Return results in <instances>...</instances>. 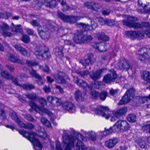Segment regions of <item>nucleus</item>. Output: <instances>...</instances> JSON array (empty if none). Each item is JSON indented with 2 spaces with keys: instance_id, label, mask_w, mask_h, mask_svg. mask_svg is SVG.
Masks as SVG:
<instances>
[{
  "instance_id": "obj_24",
  "label": "nucleus",
  "mask_w": 150,
  "mask_h": 150,
  "mask_svg": "<svg viewBox=\"0 0 150 150\" xmlns=\"http://www.w3.org/2000/svg\"><path fill=\"white\" fill-rule=\"evenodd\" d=\"M103 71V69H101L95 73L92 72L90 74V76L94 81L98 80L100 78Z\"/></svg>"
},
{
  "instance_id": "obj_9",
  "label": "nucleus",
  "mask_w": 150,
  "mask_h": 150,
  "mask_svg": "<svg viewBox=\"0 0 150 150\" xmlns=\"http://www.w3.org/2000/svg\"><path fill=\"white\" fill-rule=\"evenodd\" d=\"M57 14L59 17L64 21L69 22L70 23H74L76 21L80 20L81 17L77 16H67L59 11L58 12Z\"/></svg>"
},
{
  "instance_id": "obj_42",
  "label": "nucleus",
  "mask_w": 150,
  "mask_h": 150,
  "mask_svg": "<svg viewBox=\"0 0 150 150\" xmlns=\"http://www.w3.org/2000/svg\"><path fill=\"white\" fill-rule=\"evenodd\" d=\"M11 14L9 12H6L4 13H0V18H4L6 19L11 17Z\"/></svg>"
},
{
  "instance_id": "obj_49",
  "label": "nucleus",
  "mask_w": 150,
  "mask_h": 150,
  "mask_svg": "<svg viewBox=\"0 0 150 150\" xmlns=\"http://www.w3.org/2000/svg\"><path fill=\"white\" fill-rule=\"evenodd\" d=\"M21 40L24 42L27 43L29 42L30 38L27 35H24L22 36Z\"/></svg>"
},
{
  "instance_id": "obj_12",
  "label": "nucleus",
  "mask_w": 150,
  "mask_h": 150,
  "mask_svg": "<svg viewBox=\"0 0 150 150\" xmlns=\"http://www.w3.org/2000/svg\"><path fill=\"white\" fill-rule=\"evenodd\" d=\"M10 28L6 24L2 23L0 24V33L4 37H11L13 35L11 33Z\"/></svg>"
},
{
  "instance_id": "obj_64",
  "label": "nucleus",
  "mask_w": 150,
  "mask_h": 150,
  "mask_svg": "<svg viewBox=\"0 0 150 150\" xmlns=\"http://www.w3.org/2000/svg\"><path fill=\"white\" fill-rule=\"evenodd\" d=\"M136 142L139 145V146L142 148H145V142H142V141H141L140 142H138L137 141H136Z\"/></svg>"
},
{
  "instance_id": "obj_38",
  "label": "nucleus",
  "mask_w": 150,
  "mask_h": 150,
  "mask_svg": "<svg viewBox=\"0 0 150 150\" xmlns=\"http://www.w3.org/2000/svg\"><path fill=\"white\" fill-rule=\"evenodd\" d=\"M136 34V31H127L125 32V35L131 38H135Z\"/></svg>"
},
{
  "instance_id": "obj_23",
  "label": "nucleus",
  "mask_w": 150,
  "mask_h": 150,
  "mask_svg": "<svg viewBox=\"0 0 150 150\" xmlns=\"http://www.w3.org/2000/svg\"><path fill=\"white\" fill-rule=\"evenodd\" d=\"M118 141V139H113L108 140L105 142V146L108 148H112L116 144Z\"/></svg>"
},
{
  "instance_id": "obj_30",
  "label": "nucleus",
  "mask_w": 150,
  "mask_h": 150,
  "mask_svg": "<svg viewBox=\"0 0 150 150\" xmlns=\"http://www.w3.org/2000/svg\"><path fill=\"white\" fill-rule=\"evenodd\" d=\"M63 47L62 46L57 47L55 49L56 55L59 58H61L63 57Z\"/></svg>"
},
{
  "instance_id": "obj_53",
  "label": "nucleus",
  "mask_w": 150,
  "mask_h": 150,
  "mask_svg": "<svg viewBox=\"0 0 150 150\" xmlns=\"http://www.w3.org/2000/svg\"><path fill=\"white\" fill-rule=\"evenodd\" d=\"M39 100L41 104L43 106H44L47 104L46 101L44 98H39Z\"/></svg>"
},
{
  "instance_id": "obj_11",
  "label": "nucleus",
  "mask_w": 150,
  "mask_h": 150,
  "mask_svg": "<svg viewBox=\"0 0 150 150\" xmlns=\"http://www.w3.org/2000/svg\"><path fill=\"white\" fill-rule=\"evenodd\" d=\"M56 81L60 84H65L66 83L65 79H69L67 75L61 71L58 72L56 74L53 75Z\"/></svg>"
},
{
  "instance_id": "obj_57",
  "label": "nucleus",
  "mask_w": 150,
  "mask_h": 150,
  "mask_svg": "<svg viewBox=\"0 0 150 150\" xmlns=\"http://www.w3.org/2000/svg\"><path fill=\"white\" fill-rule=\"evenodd\" d=\"M102 84V83L101 82L95 81L94 84V87L96 88L99 89L100 88Z\"/></svg>"
},
{
  "instance_id": "obj_55",
  "label": "nucleus",
  "mask_w": 150,
  "mask_h": 150,
  "mask_svg": "<svg viewBox=\"0 0 150 150\" xmlns=\"http://www.w3.org/2000/svg\"><path fill=\"white\" fill-rule=\"evenodd\" d=\"M77 73L79 74L81 76H84L88 74L89 72L88 71H76Z\"/></svg>"
},
{
  "instance_id": "obj_60",
  "label": "nucleus",
  "mask_w": 150,
  "mask_h": 150,
  "mask_svg": "<svg viewBox=\"0 0 150 150\" xmlns=\"http://www.w3.org/2000/svg\"><path fill=\"white\" fill-rule=\"evenodd\" d=\"M91 28L92 30L95 29L97 27V25L96 23H95L94 21L92 20H91Z\"/></svg>"
},
{
  "instance_id": "obj_39",
  "label": "nucleus",
  "mask_w": 150,
  "mask_h": 150,
  "mask_svg": "<svg viewBox=\"0 0 150 150\" xmlns=\"http://www.w3.org/2000/svg\"><path fill=\"white\" fill-rule=\"evenodd\" d=\"M78 25H79L80 27H82V28L84 31H88L89 30H92L91 26L88 25H86L82 23H79Z\"/></svg>"
},
{
  "instance_id": "obj_18",
  "label": "nucleus",
  "mask_w": 150,
  "mask_h": 150,
  "mask_svg": "<svg viewBox=\"0 0 150 150\" xmlns=\"http://www.w3.org/2000/svg\"><path fill=\"white\" fill-rule=\"evenodd\" d=\"M63 108L70 113H74L76 111L75 106L70 102H67L64 103L63 105Z\"/></svg>"
},
{
  "instance_id": "obj_17",
  "label": "nucleus",
  "mask_w": 150,
  "mask_h": 150,
  "mask_svg": "<svg viewBox=\"0 0 150 150\" xmlns=\"http://www.w3.org/2000/svg\"><path fill=\"white\" fill-rule=\"evenodd\" d=\"M13 82L16 85L22 87L24 89L26 90H31L35 88V86L31 84H19L18 83L17 79L14 78L12 79Z\"/></svg>"
},
{
  "instance_id": "obj_5",
  "label": "nucleus",
  "mask_w": 150,
  "mask_h": 150,
  "mask_svg": "<svg viewBox=\"0 0 150 150\" xmlns=\"http://www.w3.org/2000/svg\"><path fill=\"white\" fill-rule=\"evenodd\" d=\"M30 24L33 26L38 27V33L42 39L44 40L49 38V35H47L45 31L48 30V28L46 27H43V30L41 29L39 21L37 20H33L30 22Z\"/></svg>"
},
{
  "instance_id": "obj_4",
  "label": "nucleus",
  "mask_w": 150,
  "mask_h": 150,
  "mask_svg": "<svg viewBox=\"0 0 150 150\" xmlns=\"http://www.w3.org/2000/svg\"><path fill=\"white\" fill-rule=\"evenodd\" d=\"M127 111V109L126 107H123L116 111H113L111 114L109 115L104 113V117H105L106 119H108L109 118H110L111 121L114 122L116 118L125 114Z\"/></svg>"
},
{
  "instance_id": "obj_14",
  "label": "nucleus",
  "mask_w": 150,
  "mask_h": 150,
  "mask_svg": "<svg viewBox=\"0 0 150 150\" xmlns=\"http://www.w3.org/2000/svg\"><path fill=\"white\" fill-rule=\"evenodd\" d=\"M95 61V59L93 54L89 53L85 56V59L80 61L81 63L83 66L86 67L87 65L91 64Z\"/></svg>"
},
{
  "instance_id": "obj_32",
  "label": "nucleus",
  "mask_w": 150,
  "mask_h": 150,
  "mask_svg": "<svg viewBox=\"0 0 150 150\" xmlns=\"http://www.w3.org/2000/svg\"><path fill=\"white\" fill-rule=\"evenodd\" d=\"M1 76L3 78H5L6 79H11L12 80L14 78H12V75L10 74L8 72L6 71H2L1 72Z\"/></svg>"
},
{
  "instance_id": "obj_52",
  "label": "nucleus",
  "mask_w": 150,
  "mask_h": 150,
  "mask_svg": "<svg viewBox=\"0 0 150 150\" xmlns=\"http://www.w3.org/2000/svg\"><path fill=\"white\" fill-rule=\"evenodd\" d=\"M140 103H143L148 100L147 96L142 97L139 98Z\"/></svg>"
},
{
  "instance_id": "obj_56",
  "label": "nucleus",
  "mask_w": 150,
  "mask_h": 150,
  "mask_svg": "<svg viewBox=\"0 0 150 150\" xmlns=\"http://www.w3.org/2000/svg\"><path fill=\"white\" fill-rule=\"evenodd\" d=\"M117 68L120 69H125L124 66V61L123 62H119L117 64Z\"/></svg>"
},
{
  "instance_id": "obj_15",
  "label": "nucleus",
  "mask_w": 150,
  "mask_h": 150,
  "mask_svg": "<svg viewBox=\"0 0 150 150\" xmlns=\"http://www.w3.org/2000/svg\"><path fill=\"white\" fill-rule=\"evenodd\" d=\"M84 5L88 8L98 12L100 11L102 9V6L100 4L94 2H86Z\"/></svg>"
},
{
  "instance_id": "obj_62",
  "label": "nucleus",
  "mask_w": 150,
  "mask_h": 150,
  "mask_svg": "<svg viewBox=\"0 0 150 150\" xmlns=\"http://www.w3.org/2000/svg\"><path fill=\"white\" fill-rule=\"evenodd\" d=\"M55 98V97H54L52 96H48L47 97V100L49 103L53 104L54 102L53 100Z\"/></svg>"
},
{
  "instance_id": "obj_35",
  "label": "nucleus",
  "mask_w": 150,
  "mask_h": 150,
  "mask_svg": "<svg viewBox=\"0 0 150 150\" xmlns=\"http://www.w3.org/2000/svg\"><path fill=\"white\" fill-rule=\"evenodd\" d=\"M75 96L76 100L78 101H83L84 99L81 95L80 91L78 90L75 93Z\"/></svg>"
},
{
  "instance_id": "obj_36",
  "label": "nucleus",
  "mask_w": 150,
  "mask_h": 150,
  "mask_svg": "<svg viewBox=\"0 0 150 150\" xmlns=\"http://www.w3.org/2000/svg\"><path fill=\"white\" fill-rule=\"evenodd\" d=\"M143 78L144 80L150 83V72L144 71L143 72Z\"/></svg>"
},
{
  "instance_id": "obj_16",
  "label": "nucleus",
  "mask_w": 150,
  "mask_h": 150,
  "mask_svg": "<svg viewBox=\"0 0 150 150\" xmlns=\"http://www.w3.org/2000/svg\"><path fill=\"white\" fill-rule=\"evenodd\" d=\"M111 74H108L104 77V81L106 83H108L113 81L116 78L117 75L113 69L110 70Z\"/></svg>"
},
{
  "instance_id": "obj_41",
  "label": "nucleus",
  "mask_w": 150,
  "mask_h": 150,
  "mask_svg": "<svg viewBox=\"0 0 150 150\" xmlns=\"http://www.w3.org/2000/svg\"><path fill=\"white\" fill-rule=\"evenodd\" d=\"M127 119L128 121L130 122H134L136 121V117L133 114L129 115L127 117Z\"/></svg>"
},
{
  "instance_id": "obj_3",
  "label": "nucleus",
  "mask_w": 150,
  "mask_h": 150,
  "mask_svg": "<svg viewBox=\"0 0 150 150\" xmlns=\"http://www.w3.org/2000/svg\"><path fill=\"white\" fill-rule=\"evenodd\" d=\"M34 54L38 59H40L49 58L51 56L49 49L46 47H37L35 48Z\"/></svg>"
},
{
  "instance_id": "obj_45",
  "label": "nucleus",
  "mask_w": 150,
  "mask_h": 150,
  "mask_svg": "<svg viewBox=\"0 0 150 150\" xmlns=\"http://www.w3.org/2000/svg\"><path fill=\"white\" fill-rule=\"evenodd\" d=\"M114 21L113 20H108L105 19L104 20V24H106L110 26H111L114 25Z\"/></svg>"
},
{
  "instance_id": "obj_46",
  "label": "nucleus",
  "mask_w": 150,
  "mask_h": 150,
  "mask_svg": "<svg viewBox=\"0 0 150 150\" xmlns=\"http://www.w3.org/2000/svg\"><path fill=\"white\" fill-rule=\"evenodd\" d=\"M29 72L30 74L35 78L40 77L39 75L37 74L36 71L34 69H33L31 70Z\"/></svg>"
},
{
  "instance_id": "obj_19",
  "label": "nucleus",
  "mask_w": 150,
  "mask_h": 150,
  "mask_svg": "<svg viewBox=\"0 0 150 150\" xmlns=\"http://www.w3.org/2000/svg\"><path fill=\"white\" fill-rule=\"evenodd\" d=\"M97 37L98 40L101 41L102 42H100L95 43L92 45L96 50H98L102 52V50H100V47L102 46V45H101L100 44L102 42L103 40V35L102 33H99L97 35Z\"/></svg>"
},
{
  "instance_id": "obj_61",
  "label": "nucleus",
  "mask_w": 150,
  "mask_h": 150,
  "mask_svg": "<svg viewBox=\"0 0 150 150\" xmlns=\"http://www.w3.org/2000/svg\"><path fill=\"white\" fill-rule=\"evenodd\" d=\"M24 118L29 121H33L34 119L30 115L27 114L24 115Z\"/></svg>"
},
{
  "instance_id": "obj_54",
  "label": "nucleus",
  "mask_w": 150,
  "mask_h": 150,
  "mask_svg": "<svg viewBox=\"0 0 150 150\" xmlns=\"http://www.w3.org/2000/svg\"><path fill=\"white\" fill-rule=\"evenodd\" d=\"M112 130L111 128L107 129L105 128V131H104V136H106L112 133Z\"/></svg>"
},
{
  "instance_id": "obj_51",
  "label": "nucleus",
  "mask_w": 150,
  "mask_h": 150,
  "mask_svg": "<svg viewBox=\"0 0 150 150\" xmlns=\"http://www.w3.org/2000/svg\"><path fill=\"white\" fill-rule=\"evenodd\" d=\"M38 66L39 69L42 70L44 72H46L47 73L49 72V69L47 65H45L44 67H43L40 65H39Z\"/></svg>"
},
{
  "instance_id": "obj_7",
  "label": "nucleus",
  "mask_w": 150,
  "mask_h": 150,
  "mask_svg": "<svg viewBox=\"0 0 150 150\" xmlns=\"http://www.w3.org/2000/svg\"><path fill=\"white\" fill-rule=\"evenodd\" d=\"M140 53L137 55V59L141 62H145L150 59V49L143 47L139 51Z\"/></svg>"
},
{
  "instance_id": "obj_63",
  "label": "nucleus",
  "mask_w": 150,
  "mask_h": 150,
  "mask_svg": "<svg viewBox=\"0 0 150 150\" xmlns=\"http://www.w3.org/2000/svg\"><path fill=\"white\" fill-rule=\"evenodd\" d=\"M39 77H40L38 78H36L38 79V80L37 81V83L39 85H42L43 84V82L42 80V78L40 75Z\"/></svg>"
},
{
  "instance_id": "obj_47",
  "label": "nucleus",
  "mask_w": 150,
  "mask_h": 150,
  "mask_svg": "<svg viewBox=\"0 0 150 150\" xmlns=\"http://www.w3.org/2000/svg\"><path fill=\"white\" fill-rule=\"evenodd\" d=\"M124 64L125 69H126L127 70L130 69L131 70H132L131 65L128 61H124Z\"/></svg>"
},
{
  "instance_id": "obj_26",
  "label": "nucleus",
  "mask_w": 150,
  "mask_h": 150,
  "mask_svg": "<svg viewBox=\"0 0 150 150\" xmlns=\"http://www.w3.org/2000/svg\"><path fill=\"white\" fill-rule=\"evenodd\" d=\"M11 25V28L12 31L15 32L20 33L21 34L23 33V30L20 28L21 26L20 25H14L13 23H12Z\"/></svg>"
},
{
  "instance_id": "obj_8",
  "label": "nucleus",
  "mask_w": 150,
  "mask_h": 150,
  "mask_svg": "<svg viewBox=\"0 0 150 150\" xmlns=\"http://www.w3.org/2000/svg\"><path fill=\"white\" fill-rule=\"evenodd\" d=\"M134 89L133 88H130L128 90L123 97L122 99L118 103V105H121L129 102L134 97Z\"/></svg>"
},
{
  "instance_id": "obj_2",
  "label": "nucleus",
  "mask_w": 150,
  "mask_h": 150,
  "mask_svg": "<svg viewBox=\"0 0 150 150\" xmlns=\"http://www.w3.org/2000/svg\"><path fill=\"white\" fill-rule=\"evenodd\" d=\"M92 39L91 35H85L81 30H77L74 33L73 38L74 41L77 44L86 43L90 41Z\"/></svg>"
},
{
  "instance_id": "obj_58",
  "label": "nucleus",
  "mask_w": 150,
  "mask_h": 150,
  "mask_svg": "<svg viewBox=\"0 0 150 150\" xmlns=\"http://www.w3.org/2000/svg\"><path fill=\"white\" fill-rule=\"evenodd\" d=\"M142 28L144 27L147 28H150V23L147 22H143L142 23Z\"/></svg>"
},
{
  "instance_id": "obj_20",
  "label": "nucleus",
  "mask_w": 150,
  "mask_h": 150,
  "mask_svg": "<svg viewBox=\"0 0 150 150\" xmlns=\"http://www.w3.org/2000/svg\"><path fill=\"white\" fill-rule=\"evenodd\" d=\"M74 80L75 81L76 83L80 87H83L84 88H87L91 90V88L88 86L87 83L82 80L78 79L77 77H74Z\"/></svg>"
},
{
  "instance_id": "obj_33",
  "label": "nucleus",
  "mask_w": 150,
  "mask_h": 150,
  "mask_svg": "<svg viewBox=\"0 0 150 150\" xmlns=\"http://www.w3.org/2000/svg\"><path fill=\"white\" fill-rule=\"evenodd\" d=\"M20 127H23L28 129H32L34 127V126L31 123L25 124L23 122H20V123L18 125Z\"/></svg>"
},
{
  "instance_id": "obj_40",
  "label": "nucleus",
  "mask_w": 150,
  "mask_h": 150,
  "mask_svg": "<svg viewBox=\"0 0 150 150\" xmlns=\"http://www.w3.org/2000/svg\"><path fill=\"white\" fill-rule=\"evenodd\" d=\"M41 121L43 124L45 126L49 127H51V126L50 122L45 118L42 117L41 119Z\"/></svg>"
},
{
  "instance_id": "obj_28",
  "label": "nucleus",
  "mask_w": 150,
  "mask_h": 150,
  "mask_svg": "<svg viewBox=\"0 0 150 150\" xmlns=\"http://www.w3.org/2000/svg\"><path fill=\"white\" fill-rule=\"evenodd\" d=\"M45 5L49 7H54L57 5L56 0H45Z\"/></svg>"
},
{
  "instance_id": "obj_29",
  "label": "nucleus",
  "mask_w": 150,
  "mask_h": 150,
  "mask_svg": "<svg viewBox=\"0 0 150 150\" xmlns=\"http://www.w3.org/2000/svg\"><path fill=\"white\" fill-rule=\"evenodd\" d=\"M86 136L89 139L94 141L96 139V135L95 132L93 131L86 132Z\"/></svg>"
},
{
  "instance_id": "obj_48",
  "label": "nucleus",
  "mask_w": 150,
  "mask_h": 150,
  "mask_svg": "<svg viewBox=\"0 0 150 150\" xmlns=\"http://www.w3.org/2000/svg\"><path fill=\"white\" fill-rule=\"evenodd\" d=\"M53 101L54 102L53 105L54 106H58L60 105L61 103V99L56 97L55 98Z\"/></svg>"
},
{
  "instance_id": "obj_44",
  "label": "nucleus",
  "mask_w": 150,
  "mask_h": 150,
  "mask_svg": "<svg viewBox=\"0 0 150 150\" xmlns=\"http://www.w3.org/2000/svg\"><path fill=\"white\" fill-rule=\"evenodd\" d=\"M26 64L30 67H33L38 65V63L35 61L27 60L26 61Z\"/></svg>"
},
{
  "instance_id": "obj_31",
  "label": "nucleus",
  "mask_w": 150,
  "mask_h": 150,
  "mask_svg": "<svg viewBox=\"0 0 150 150\" xmlns=\"http://www.w3.org/2000/svg\"><path fill=\"white\" fill-rule=\"evenodd\" d=\"M10 115L12 119L18 125L20 123V122L22 121L18 117L17 115L16 112L13 111H10Z\"/></svg>"
},
{
  "instance_id": "obj_27",
  "label": "nucleus",
  "mask_w": 150,
  "mask_h": 150,
  "mask_svg": "<svg viewBox=\"0 0 150 150\" xmlns=\"http://www.w3.org/2000/svg\"><path fill=\"white\" fill-rule=\"evenodd\" d=\"M93 110L94 112L96 115L103 117V106L98 105L96 108L93 109Z\"/></svg>"
},
{
  "instance_id": "obj_10",
  "label": "nucleus",
  "mask_w": 150,
  "mask_h": 150,
  "mask_svg": "<svg viewBox=\"0 0 150 150\" xmlns=\"http://www.w3.org/2000/svg\"><path fill=\"white\" fill-rule=\"evenodd\" d=\"M29 105L31 108L29 109V111L30 112L32 111V109H33L41 115H42L44 112H45L49 115H50L51 114L48 110L43 107H40L33 102L30 101Z\"/></svg>"
},
{
  "instance_id": "obj_22",
  "label": "nucleus",
  "mask_w": 150,
  "mask_h": 150,
  "mask_svg": "<svg viewBox=\"0 0 150 150\" xmlns=\"http://www.w3.org/2000/svg\"><path fill=\"white\" fill-rule=\"evenodd\" d=\"M57 1L60 3L62 7V10L63 11H66L69 9H74L76 8L75 6L69 7L66 4V2L63 0H57Z\"/></svg>"
},
{
  "instance_id": "obj_34",
  "label": "nucleus",
  "mask_w": 150,
  "mask_h": 150,
  "mask_svg": "<svg viewBox=\"0 0 150 150\" xmlns=\"http://www.w3.org/2000/svg\"><path fill=\"white\" fill-rule=\"evenodd\" d=\"M38 136L43 139H45L47 137L46 132L43 128H41L38 132Z\"/></svg>"
},
{
  "instance_id": "obj_13",
  "label": "nucleus",
  "mask_w": 150,
  "mask_h": 150,
  "mask_svg": "<svg viewBox=\"0 0 150 150\" xmlns=\"http://www.w3.org/2000/svg\"><path fill=\"white\" fill-rule=\"evenodd\" d=\"M115 126L122 132H126L130 128L129 124L125 120H119L117 121L115 124Z\"/></svg>"
},
{
  "instance_id": "obj_59",
  "label": "nucleus",
  "mask_w": 150,
  "mask_h": 150,
  "mask_svg": "<svg viewBox=\"0 0 150 150\" xmlns=\"http://www.w3.org/2000/svg\"><path fill=\"white\" fill-rule=\"evenodd\" d=\"M91 28L92 30L95 29L97 27V25L96 23H95L94 21L92 20H91Z\"/></svg>"
},
{
  "instance_id": "obj_6",
  "label": "nucleus",
  "mask_w": 150,
  "mask_h": 150,
  "mask_svg": "<svg viewBox=\"0 0 150 150\" xmlns=\"http://www.w3.org/2000/svg\"><path fill=\"white\" fill-rule=\"evenodd\" d=\"M127 20H124L122 22L125 25L130 27L133 28L135 29L142 28V23H136L134 21L138 20L137 18L134 17L129 16L128 17Z\"/></svg>"
},
{
  "instance_id": "obj_25",
  "label": "nucleus",
  "mask_w": 150,
  "mask_h": 150,
  "mask_svg": "<svg viewBox=\"0 0 150 150\" xmlns=\"http://www.w3.org/2000/svg\"><path fill=\"white\" fill-rule=\"evenodd\" d=\"M15 48L19 51L21 54L25 56L28 57L30 56V54L24 48L19 46L17 45H16L14 46Z\"/></svg>"
},
{
  "instance_id": "obj_50",
  "label": "nucleus",
  "mask_w": 150,
  "mask_h": 150,
  "mask_svg": "<svg viewBox=\"0 0 150 150\" xmlns=\"http://www.w3.org/2000/svg\"><path fill=\"white\" fill-rule=\"evenodd\" d=\"M56 150H63L60 142L58 141H56L55 143Z\"/></svg>"
},
{
  "instance_id": "obj_43",
  "label": "nucleus",
  "mask_w": 150,
  "mask_h": 150,
  "mask_svg": "<svg viewBox=\"0 0 150 150\" xmlns=\"http://www.w3.org/2000/svg\"><path fill=\"white\" fill-rule=\"evenodd\" d=\"M135 38L139 40H141L143 38L144 35L143 33L140 31H136V34Z\"/></svg>"
},
{
  "instance_id": "obj_1",
  "label": "nucleus",
  "mask_w": 150,
  "mask_h": 150,
  "mask_svg": "<svg viewBox=\"0 0 150 150\" xmlns=\"http://www.w3.org/2000/svg\"><path fill=\"white\" fill-rule=\"evenodd\" d=\"M67 131L63 130L62 135V143L64 150H72L74 146V143L76 141L77 150H87L82 141H86V139L82 135L79 134L77 138L70 136L67 134Z\"/></svg>"
},
{
  "instance_id": "obj_21",
  "label": "nucleus",
  "mask_w": 150,
  "mask_h": 150,
  "mask_svg": "<svg viewBox=\"0 0 150 150\" xmlns=\"http://www.w3.org/2000/svg\"><path fill=\"white\" fill-rule=\"evenodd\" d=\"M8 59L9 60L13 63H16L21 64H24V63L21 59L12 54H9L8 55Z\"/></svg>"
},
{
  "instance_id": "obj_37",
  "label": "nucleus",
  "mask_w": 150,
  "mask_h": 150,
  "mask_svg": "<svg viewBox=\"0 0 150 150\" xmlns=\"http://www.w3.org/2000/svg\"><path fill=\"white\" fill-rule=\"evenodd\" d=\"M25 96L29 99L32 100H36L37 98V96L35 93H34L26 94Z\"/></svg>"
}]
</instances>
